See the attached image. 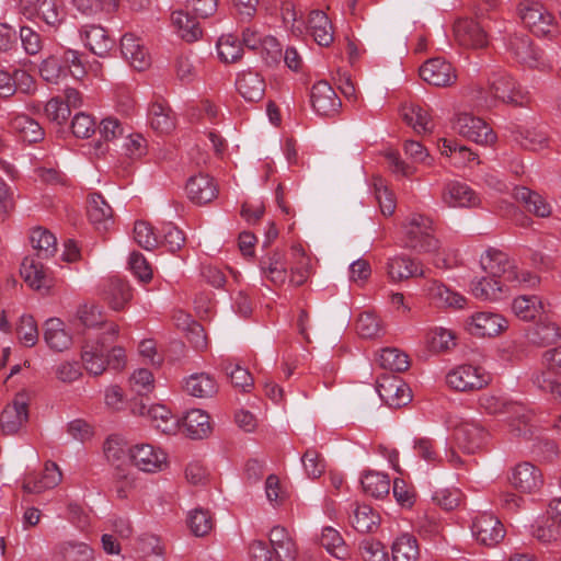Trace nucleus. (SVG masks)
Returning <instances> with one entry per match:
<instances>
[{
    "instance_id": "48",
    "label": "nucleus",
    "mask_w": 561,
    "mask_h": 561,
    "mask_svg": "<svg viewBox=\"0 0 561 561\" xmlns=\"http://www.w3.org/2000/svg\"><path fill=\"white\" fill-rule=\"evenodd\" d=\"M419 557L420 549L414 536L404 534L392 543L393 561H417Z\"/></svg>"
},
{
    "instance_id": "42",
    "label": "nucleus",
    "mask_w": 561,
    "mask_h": 561,
    "mask_svg": "<svg viewBox=\"0 0 561 561\" xmlns=\"http://www.w3.org/2000/svg\"><path fill=\"white\" fill-rule=\"evenodd\" d=\"M183 426L191 438H203L210 433L209 415L203 410L193 409L184 416Z\"/></svg>"
},
{
    "instance_id": "13",
    "label": "nucleus",
    "mask_w": 561,
    "mask_h": 561,
    "mask_svg": "<svg viewBox=\"0 0 561 561\" xmlns=\"http://www.w3.org/2000/svg\"><path fill=\"white\" fill-rule=\"evenodd\" d=\"M482 268L493 277L513 283L518 278V270L511 262L508 255L500 250L490 249L481 256Z\"/></svg>"
},
{
    "instance_id": "38",
    "label": "nucleus",
    "mask_w": 561,
    "mask_h": 561,
    "mask_svg": "<svg viewBox=\"0 0 561 561\" xmlns=\"http://www.w3.org/2000/svg\"><path fill=\"white\" fill-rule=\"evenodd\" d=\"M514 197L524 208L538 217H548L551 214V206L537 192L520 186L514 190Z\"/></svg>"
},
{
    "instance_id": "23",
    "label": "nucleus",
    "mask_w": 561,
    "mask_h": 561,
    "mask_svg": "<svg viewBox=\"0 0 561 561\" xmlns=\"http://www.w3.org/2000/svg\"><path fill=\"white\" fill-rule=\"evenodd\" d=\"M424 290L430 300L439 308L462 309L467 299L459 293L453 291L438 280H430L426 283Z\"/></svg>"
},
{
    "instance_id": "51",
    "label": "nucleus",
    "mask_w": 561,
    "mask_h": 561,
    "mask_svg": "<svg viewBox=\"0 0 561 561\" xmlns=\"http://www.w3.org/2000/svg\"><path fill=\"white\" fill-rule=\"evenodd\" d=\"M379 523V516L366 504H356L353 511V527L363 534L371 533Z\"/></svg>"
},
{
    "instance_id": "37",
    "label": "nucleus",
    "mask_w": 561,
    "mask_h": 561,
    "mask_svg": "<svg viewBox=\"0 0 561 561\" xmlns=\"http://www.w3.org/2000/svg\"><path fill=\"white\" fill-rule=\"evenodd\" d=\"M309 31L318 45L328 47L334 39L332 24L328 15L320 10L311 11L308 20Z\"/></svg>"
},
{
    "instance_id": "12",
    "label": "nucleus",
    "mask_w": 561,
    "mask_h": 561,
    "mask_svg": "<svg viewBox=\"0 0 561 561\" xmlns=\"http://www.w3.org/2000/svg\"><path fill=\"white\" fill-rule=\"evenodd\" d=\"M420 77L428 84L439 88L449 87L457 80L453 65L440 57L425 61L420 67Z\"/></svg>"
},
{
    "instance_id": "50",
    "label": "nucleus",
    "mask_w": 561,
    "mask_h": 561,
    "mask_svg": "<svg viewBox=\"0 0 561 561\" xmlns=\"http://www.w3.org/2000/svg\"><path fill=\"white\" fill-rule=\"evenodd\" d=\"M320 545L334 558L343 560L348 554L347 547L340 533L332 527H324Z\"/></svg>"
},
{
    "instance_id": "35",
    "label": "nucleus",
    "mask_w": 561,
    "mask_h": 561,
    "mask_svg": "<svg viewBox=\"0 0 561 561\" xmlns=\"http://www.w3.org/2000/svg\"><path fill=\"white\" fill-rule=\"evenodd\" d=\"M150 126L158 133L168 134L175 127V116L164 101H154L148 111Z\"/></svg>"
},
{
    "instance_id": "1",
    "label": "nucleus",
    "mask_w": 561,
    "mask_h": 561,
    "mask_svg": "<svg viewBox=\"0 0 561 561\" xmlns=\"http://www.w3.org/2000/svg\"><path fill=\"white\" fill-rule=\"evenodd\" d=\"M119 328L115 323H110L105 332L96 342H85L81 350V359L89 374L94 376L102 375L106 366L114 370H121L126 364L125 350L122 346H114L105 356L104 351L108 343L114 342L118 335Z\"/></svg>"
},
{
    "instance_id": "47",
    "label": "nucleus",
    "mask_w": 561,
    "mask_h": 561,
    "mask_svg": "<svg viewBox=\"0 0 561 561\" xmlns=\"http://www.w3.org/2000/svg\"><path fill=\"white\" fill-rule=\"evenodd\" d=\"M531 528L533 536L541 543L548 545L561 539V523L551 516L537 520Z\"/></svg>"
},
{
    "instance_id": "14",
    "label": "nucleus",
    "mask_w": 561,
    "mask_h": 561,
    "mask_svg": "<svg viewBox=\"0 0 561 561\" xmlns=\"http://www.w3.org/2000/svg\"><path fill=\"white\" fill-rule=\"evenodd\" d=\"M310 102L314 112L325 117L337 114L342 105L333 88L324 80L318 81L312 85Z\"/></svg>"
},
{
    "instance_id": "28",
    "label": "nucleus",
    "mask_w": 561,
    "mask_h": 561,
    "mask_svg": "<svg viewBox=\"0 0 561 561\" xmlns=\"http://www.w3.org/2000/svg\"><path fill=\"white\" fill-rule=\"evenodd\" d=\"M270 545L278 561H294L298 554L295 540L283 526H274L268 534Z\"/></svg>"
},
{
    "instance_id": "3",
    "label": "nucleus",
    "mask_w": 561,
    "mask_h": 561,
    "mask_svg": "<svg viewBox=\"0 0 561 561\" xmlns=\"http://www.w3.org/2000/svg\"><path fill=\"white\" fill-rule=\"evenodd\" d=\"M404 241L408 248L431 252L438 248V240L434 237L433 220L421 214H412L403 225Z\"/></svg>"
},
{
    "instance_id": "2",
    "label": "nucleus",
    "mask_w": 561,
    "mask_h": 561,
    "mask_svg": "<svg viewBox=\"0 0 561 561\" xmlns=\"http://www.w3.org/2000/svg\"><path fill=\"white\" fill-rule=\"evenodd\" d=\"M491 102L500 101L513 106H526L530 102L528 91L503 70L494 71L489 77Z\"/></svg>"
},
{
    "instance_id": "57",
    "label": "nucleus",
    "mask_w": 561,
    "mask_h": 561,
    "mask_svg": "<svg viewBox=\"0 0 561 561\" xmlns=\"http://www.w3.org/2000/svg\"><path fill=\"white\" fill-rule=\"evenodd\" d=\"M213 518L207 510L196 508L190 513L188 527L196 537H203L213 529Z\"/></svg>"
},
{
    "instance_id": "63",
    "label": "nucleus",
    "mask_w": 561,
    "mask_h": 561,
    "mask_svg": "<svg viewBox=\"0 0 561 561\" xmlns=\"http://www.w3.org/2000/svg\"><path fill=\"white\" fill-rule=\"evenodd\" d=\"M260 55L267 66L279 62L282 58V47L278 41L273 36H265L259 47Z\"/></svg>"
},
{
    "instance_id": "64",
    "label": "nucleus",
    "mask_w": 561,
    "mask_h": 561,
    "mask_svg": "<svg viewBox=\"0 0 561 561\" xmlns=\"http://www.w3.org/2000/svg\"><path fill=\"white\" fill-rule=\"evenodd\" d=\"M360 554L365 561H388L383 545L375 539H365L359 546Z\"/></svg>"
},
{
    "instance_id": "4",
    "label": "nucleus",
    "mask_w": 561,
    "mask_h": 561,
    "mask_svg": "<svg viewBox=\"0 0 561 561\" xmlns=\"http://www.w3.org/2000/svg\"><path fill=\"white\" fill-rule=\"evenodd\" d=\"M446 382L456 391L472 392L485 388L491 375L480 366L462 364L448 371Z\"/></svg>"
},
{
    "instance_id": "9",
    "label": "nucleus",
    "mask_w": 561,
    "mask_h": 561,
    "mask_svg": "<svg viewBox=\"0 0 561 561\" xmlns=\"http://www.w3.org/2000/svg\"><path fill=\"white\" fill-rule=\"evenodd\" d=\"M465 328L473 336L493 337L507 329V320L499 313L480 311L466 320Z\"/></svg>"
},
{
    "instance_id": "46",
    "label": "nucleus",
    "mask_w": 561,
    "mask_h": 561,
    "mask_svg": "<svg viewBox=\"0 0 561 561\" xmlns=\"http://www.w3.org/2000/svg\"><path fill=\"white\" fill-rule=\"evenodd\" d=\"M512 309L522 320H534L543 310L541 299L536 295H523L513 300Z\"/></svg>"
},
{
    "instance_id": "34",
    "label": "nucleus",
    "mask_w": 561,
    "mask_h": 561,
    "mask_svg": "<svg viewBox=\"0 0 561 561\" xmlns=\"http://www.w3.org/2000/svg\"><path fill=\"white\" fill-rule=\"evenodd\" d=\"M10 127L23 141L28 144H35L44 139L43 127L28 115L15 114L10 119Z\"/></svg>"
},
{
    "instance_id": "58",
    "label": "nucleus",
    "mask_w": 561,
    "mask_h": 561,
    "mask_svg": "<svg viewBox=\"0 0 561 561\" xmlns=\"http://www.w3.org/2000/svg\"><path fill=\"white\" fill-rule=\"evenodd\" d=\"M181 319H183V325H187L186 337L188 342L195 350L204 351L207 347V337L204 328L195 321L190 322V316L184 312H180L178 321Z\"/></svg>"
},
{
    "instance_id": "33",
    "label": "nucleus",
    "mask_w": 561,
    "mask_h": 561,
    "mask_svg": "<svg viewBox=\"0 0 561 561\" xmlns=\"http://www.w3.org/2000/svg\"><path fill=\"white\" fill-rule=\"evenodd\" d=\"M44 339L56 352L66 351L72 344V335L66 331L64 322L58 318H50L45 322Z\"/></svg>"
},
{
    "instance_id": "26",
    "label": "nucleus",
    "mask_w": 561,
    "mask_h": 561,
    "mask_svg": "<svg viewBox=\"0 0 561 561\" xmlns=\"http://www.w3.org/2000/svg\"><path fill=\"white\" fill-rule=\"evenodd\" d=\"M87 211L98 231H107L114 224L113 209L100 193L89 195Z\"/></svg>"
},
{
    "instance_id": "7",
    "label": "nucleus",
    "mask_w": 561,
    "mask_h": 561,
    "mask_svg": "<svg viewBox=\"0 0 561 561\" xmlns=\"http://www.w3.org/2000/svg\"><path fill=\"white\" fill-rule=\"evenodd\" d=\"M454 38L465 48L480 49L489 45V27L470 18H459L454 23Z\"/></svg>"
},
{
    "instance_id": "27",
    "label": "nucleus",
    "mask_w": 561,
    "mask_h": 561,
    "mask_svg": "<svg viewBox=\"0 0 561 561\" xmlns=\"http://www.w3.org/2000/svg\"><path fill=\"white\" fill-rule=\"evenodd\" d=\"M121 51L123 57L136 70H145L150 65V56L140 38L134 34H125L121 39Z\"/></svg>"
},
{
    "instance_id": "53",
    "label": "nucleus",
    "mask_w": 561,
    "mask_h": 561,
    "mask_svg": "<svg viewBox=\"0 0 561 561\" xmlns=\"http://www.w3.org/2000/svg\"><path fill=\"white\" fill-rule=\"evenodd\" d=\"M218 56L224 62H236L241 59L243 48L239 39L232 35H222L217 42Z\"/></svg>"
},
{
    "instance_id": "24",
    "label": "nucleus",
    "mask_w": 561,
    "mask_h": 561,
    "mask_svg": "<svg viewBox=\"0 0 561 561\" xmlns=\"http://www.w3.org/2000/svg\"><path fill=\"white\" fill-rule=\"evenodd\" d=\"M186 193L193 203L205 205L217 197L218 188L213 178L199 173L187 180Z\"/></svg>"
},
{
    "instance_id": "19",
    "label": "nucleus",
    "mask_w": 561,
    "mask_h": 561,
    "mask_svg": "<svg viewBox=\"0 0 561 561\" xmlns=\"http://www.w3.org/2000/svg\"><path fill=\"white\" fill-rule=\"evenodd\" d=\"M510 482L520 492L534 493L543 485V478L536 466L530 462H522L512 470Z\"/></svg>"
},
{
    "instance_id": "60",
    "label": "nucleus",
    "mask_w": 561,
    "mask_h": 561,
    "mask_svg": "<svg viewBox=\"0 0 561 561\" xmlns=\"http://www.w3.org/2000/svg\"><path fill=\"white\" fill-rule=\"evenodd\" d=\"M39 73L45 81L56 83L65 73L61 58L57 55L45 58L39 66Z\"/></svg>"
},
{
    "instance_id": "11",
    "label": "nucleus",
    "mask_w": 561,
    "mask_h": 561,
    "mask_svg": "<svg viewBox=\"0 0 561 561\" xmlns=\"http://www.w3.org/2000/svg\"><path fill=\"white\" fill-rule=\"evenodd\" d=\"M27 420L28 398L25 392H19L1 413V430L5 435L16 434Z\"/></svg>"
},
{
    "instance_id": "31",
    "label": "nucleus",
    "mask_w": 561,
    "mask_h": 561,
    "mask_svg": "<svg viewBox=\"0 0 561 561\" xmlns=\"http://www.w3.org/2000/svg\"><path fill=\"white\" fill-rule=\"evenodd\" d=\"M237 90L248 102H259L265 93V80L256 71L248 70L238 76Z\"/></svg>"
},
{
    "instance_id": "15",
    "label": "nucleus",
    "mask_w": 561,
    "mask_h": 561,
    "mask_svg": "<svg viewBox=\"0 0 561 561\" xmlns=\"http://www.w3.org/2000/svg\"><path fill=\"white\" fill-rule=\"evenodd\" d=\"M471 529L477 541L486 547L496 546L505 536L500 519L488 513L477 516Z\"/></svg>"
},
{
    "instance_id": "32",
    "label": "nucleus",
    "mask_w": 561,
    "mask_h": 561,
    "mask_svg": "<svg viewBox=\"0 0 561 561\" xmlns=\"http://www.w3.org/2000/svg\"><path fill=\"white\" fill-rule=\"evenodd\" d=\"M103 297L113 310L119 311L130 301L131 288L124 279L112 277L104 284Z\"/></svg>"
},
{
    "instance_id": "18",
    "label": "nucleus",
    "mask_w": 561,
    "mask_h": 561,
    "mask_svg": "<svg viewBox=\"0 0 561 561\" xmlns=\"http://www.w3.org/2000/svg\"><path fill=\"white\" fill-rule=\"evenodd\" d=\"M80 37L92 54L102 58L108 55L115 44L107 30L100 24L83 25L80 30Z\"/></svg>"
},
{
    "instance_id": "25",
    "label": "nucleus",
    "mask_w": 561,
    "mask_h": 561,
    "mask_svg": "<svg viewBox=\"0 0 561 561\" xmlns=\"http://www.w3.org/2000/svg\"><path fill=\"white\" fill-rule=\"evenodd\" d=\"M458 446L467 454H474L485 442L486 432L476 422H462L455 431Z\"/></svg>"
},
{
    "instance_id": "10",
    "label": "nucleus",
    "mask_w": 561,
    "mask_h": 561,
    "mask_svg": "<svg viewBox=\"0 0 561 561\" xmlns=\"http://www.w3.org/2000/svg\"><path fill=\"white\" fill-rule=\"evenodd\" d=\"M376 389L380 399L391 408L407 405L412 399L408 385L394 375H382L378 378Z\"/></svg>"
},
{
    "instance_id": "20",
    "label": "nucleus",
    "mask_w": 561,
    "mask_h": 561,
    "mask_svg": "<svg viewBox=\"0 0 561 561\" xmlns=\"http://www.w3.org/2000/svg\"><path fill=\"white\" fill-rule=\"evenodd\" d=\"M50 561H95L94 550L83 541L64 540L53 547Z\"/></svg>"
},
{
    "instance_id": "52",
    "label": "nucleus",
    "mask_w": 561,
    "mask_h": 561,
    "mask_svg": "<svg viewBox=\"0 0 561 561\" xmlns=\"http://www.w3.org/2000/svg\"><path fill=\"white\" fill-rule=\"evenodd\" d=\"M222 369L229 376L234 388L242 392H249L253 387V378L247 368L241 367L230 360L222 363Z\"/></svg>"
},
{
    "instance_id": "56",
    "label": "nucleus",
    "mask_w": 561,
    "mask_h": 561,
    "mask_svg": "<svg viewBox=\"0 0 561 561\" xmlns=\"http://www.w3.org/2000/svg\"><path fill=\"white\" fill-rule=\"evenodd\" d=\"M356 331L364 339H375L382 334L383 329L376 314L363 312L356 321Z\"/></svg>"
},
{
    "instance_id": "8",
    "label": "nucleus",
    "mask_w": 561,
    "mask_h": 561,
    "mask_svg": "<svg viewBox=\"0 0 561 561\" xmlns=\"http://www.w3.org/2000/svg\"><path fill=\"white\" fill-rule=\"evenodd\" d=\"M453 127L460 136L479 145H491L496 139L492 128L482 118L470 113L458 114Z\"/></svg>"
},
{
    "instance_id": "59",
    "label": "nucleus",
    "mask_w": 561,
    "mask_h": 561,
    "mask_svg": "<svg viewBox=\"0 0 561 561\" xmlns=\"http://www.w3.org/2000/svg\"><path fill=\"white\" fill-rule=\"evenodd\" d=\"M77 318L85 328H98L105 324L100 308L94 304H83L77 310Z\"/></svg>"
},
{
    "instance_id": "17",
    "label": "nucleus",
    "mask_w": 561,
    "mask_h": 561,
    "mask_svg": "<svg viewBox=\"0 0 561 561\" xmlns=\"http://www.w3.org/2000/svg\"><path fill=\"white\" fill-rule=\"evenodd\" d=\"M507 48L520 64L528 67H537L543 61V53L534 46L529 35L524 32L512 35Z\"/></svg>"
},
{
    "instance_id": "36",
    "label": "nucleus",
    "mask_w": 561,
    "mask_h": 561,
    "mask_svg": "<svg viewBox=\"0 0 561 561\" xmlns=\"http://www.w3.org/2000/svg\"><path fill=\"white\" fill-rule=\"evenodd\" d=\"M559 371L550 365H543L533 371L531 383L542 392L550 393L554 400L561 392V382L559 381Z\"/></svg>"
},
{
    "instance_id": "62",
    "label": "nucleus",
    "mask_w": 561,
    "mask_h": 561,
    "mask_svg": "<svg viewBox=\"0 0 561 561\" xmlns=\"http://www.w3.org/2000/svg\"><path fill=\"white\" fill-rule=\"evenodd\" d=\"M135 241L145 250H152L158 244L153 228L146 221H136L134 227Z\"/></svg>"
},
{
    "instance_id": "29",
    "label": "nucleus",
    "mask_w": 561,
    "mask_h": 561,
    "mask_svg": "<svg viewBox=\"0 0 561 561\" xmlns=\"http://www.w3.org/2000/svg\"><path fill=\"white\" fill-rule=\"evenodd\" d=\"M38 260L39 259L24 257L20 274L31 288L35 290L49 289L51 278L47 268Z\"/></svg>"
},
{
    "instance_id": "44",
    "label": "nucleus",
    "mask_w": 561,
    "mask_h": 561,
    "mask_svg": "<svg viewBox=\"0 0 561 561\" xmlns=\"http://www.w3.org/2000/svg\"><path fill=\"white\" fill-rule=\"evenodd\" d=\"M172 23L179 36L187 43L195 42L202 36L199 23L182 10L172 13Z\"/></svg>"
},
{
    "instance_id": "5",
    "label": "nucleus",
    "mask_w": 561,
    "mask_h": 561,
    "mask_svg": "<svg viewBox=\"0 0 561 561\" xmlns=\"http://www.w3.org/2000/svg\"><path fill=\"white\" fill-rule=\"evenodd\" d=\"M519 15L523 23L537 37L552 38L558 33L553 15L539 2L520 3Z\"/></svg>"
},
{
    "instance_id": "22",
    "label": "nucleus",
    "mask_w": 561,
    "mask_h": 561,
    "mask_svg": "<svg viewBox=\"0 0 561 561\" xmlns=\"http://www.w3.org/2000/svg\"><path fill=\"white\" fill-rule=\"evenodd\" d=\"M62 479L61 471L57 463L47 461L43 473L38 477L30 473L23 481L22 489L26 493H42L45 490L57 486Z\"/></svg>"
},
{
    "instance_id": "61",
    "label": "nucleus",
    "mask_w": 561,
    "mask_h": 561,
    "mask_svg": "<svg viewBox=\"0 0 561 561\" xmlns=\"http://www.w3.org/2000/svg\"><path fill=\"white\" fill-rule=\"evenodd\" d=\"M427 341L433 351L443 352L455 345V335L444 328H434L430 331Z\"/></svg>"
},
{
    "instance_id": "21",
    "label": "nucleus",
    "mask_w": 561,
    "mask_h": 561,
    "mask_svg": "<svg viewBox=\"0 0 561 561\" xmlns=\"http://www.w3.org/2000/svg\"><path fill=\"white\" fill-rule=\"evenodd\" d=\"M442 201L448 207H476L480 204L478 194L461 182L447 183L442 192Z\"/></svg>"
},
{
    "instance_id": "43",
    "label": "nucleus",
    "mask_w": 561,
    "mask_h": 561,
    "mask_svg": "<svg viewBox=\"0 0 561 561\" xmlns=\"http://www.w3.org/2000/svg\"><path fill=\"white\" fill-rule=\"evenodd\" d=\"M31 242L36 250V257L41 260H48L57 252L56 237L44 228H35L31 233Z\"/></svg>"
},
{
    "instance_id": "30",
    "label": "nucleus",
    "mask_w": 561,
    "mask_h": 561,
    "mask_svg": "<svg viewBox=\"0 0 561 561\" xmlns=\"http://www.w3.org/2000/svg\"><path fill=\"white\" fill-rule=\"evenodd\" d=\"M527 339L531 344L545 347L561 339V329L548 316L540 317L539 321L528 330Z\"/></svg>"
},
{
    "instance_id": "55",
    "label": "nucleus",
    "mask_w": 561,
    "mask_h": 561,
    "mask_svg": "<svg viewBox=\"0 0 561 561\" xmlns=\"http://www.w3.org/2000/svg\"><path fill=\"white\" fill-rule=\"evenodd\" d=\"M374 191L382 215L391 216L396 209L394 195L380 176L374 178Z\"/></svg>"
},
{
    "instance_id": "41",
    "label": "nucleus",
    "mask_w": 561,
    "mask_h": 561,
    "mask_svg": "<svg viewBox=\"0 0 561 561\" xmlns=\"http://www.w3.org/2000/svg\"><path fill=\"white\" fill-rule=\"evenodd\" d=\"M186 392L196 398H210L218 391L216 380L208 374H193L185 380Z\"/></svg>"
},
{
    "instance_id": "49",
    "label": "nucleus",
    "mask_w": 561,
    "mask_h": 561,
    "mask_svg": "<svg viewBox=\"0 0 561 561\" xmlns=\"http://www.w3.org/2000/svg\"><path fill=\"white\" fill-rule=\"evenodd\" d=\"M504 280L496 277H482L472 282V294L476 298L481 300H497L502 295Z\"/></svg>"
},
{
    "instance_id": "39",
    "label": "nucleus",
    "mask_w": 561,
    "mask_h": 561,
    "mask_svg": "<svg viewBox=\"0 0 561 561\" xmlns=\"http://www.w3.org/2000/svg\"><path fill=\"white\" fill-rule=\"evenodd\" d=\"M388 275L392 280L398 282L409 277L424 276V270L411 257L396 256L388 262Z\"/></svg>"
},
{
    "instance_id": "16",
    "label": "nucleus",
    "mask_w": 561,
    "mask_h": 561,
    "mask_svg": "<svg viewBox=\"0 0 561 561\" xmlns=\"http://www.w3.org/2000/svg\"><path fill=\"white\" fill-rule=\"evenodd\" d=\"M128 454L133 463L145 472H157L167 466V454L149 444L135 445Z\"/></svg>"
},
{
    "instance_id": "45",
    "label": "nucleus",
    "mask_w": 561,
    "mask_h": 561,
    "mask_svg": "<svg viewBox=\"0 0 561 561\" xmlns=\"http://www.w3.org/2000/svg\"><path fill=\"white\" fill-rule=\"evenodd\" d=\"M364 492L373 497L380 499L389 494L390 479L387 474L377 471H367L360 479Z\"/></svg>"
},
{
    "instance_id": "6",
    "label": "nucleus",
    "mask_w": 561,
    "mask_h": 561,
    "mask_svg": "<svg viewBox=\"0 0 561 561\" xmlns=\"http://www.w3.org/2000/svg\"><path fill=\"white\" fill-rule=\"evenodd\" d=\"M21 14L27 20H41L57 30L66 20L67 11L62 0H34L22 4Z\"/></svg>"
},
{
    "instance_id": "40",
    "label": "nucleus",
    "mask_w": 561,
    "mask_h": 561,
    "mask_svg": "<svg viewBox=\"0 0 561 561\" xmlns=\"http://www.w3.org/2000/svg\"><path fill=\"white\" fill-rule=\"evenodd\" d=\"M402 119L417 133H431L433 123L426 110L419 104L410 103L401 107Z\"/></svg>"
},
{
    "instance_id": "54",
    "label": "nucleus",
    "mask_w": 561,
    "mask_h": 561,
    "mask_svg": "<svg viewBox=\"0 0 561 561\" xmlns=\"http://www.w3.org/2000/svg\"><path fill=\"white\" fill-rule=\"evenodd\" d=\"M378 363L380 367L397 373L407 370L410 365L408 355L392 347H386L381 351Z\"/></svg>"
}]
</instances>
